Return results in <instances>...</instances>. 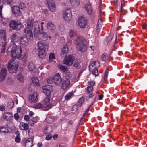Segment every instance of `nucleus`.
I'll list each match as a JSON object with an SVG mask.
<instances>
[{
  "mask_svg": "<svg viewBox=\"0 0 147 147\" xmlns=\"http://www.w3.org/2000/svg\"><path fill=\"white\" fill-rule=\"evenodd\" d=\"M24 119L26 121H28L29 119V116L28 115H26L24 116Z\"/></svg>",
  "mask_w": 147,
  "mask_h": 147,
  "instance_id": "58",
  "label": "nucleus"
},
{
  "mask_svg": "<svg viewBox=\"0 0 147 147\" xmlns=\"http://www.w3.org/2000/svg\"><path fill=\"white\" fill-rule=\"evenodd\" d=\"M43 92L47 96L50 95L53 91V87L52 86L47 85L42 87Z\"/></svg>",
  "mask_w": 147,
  "mask_h": 147,
  "instance_id": "12",
  "label": "nucleus"
},
{
  "mask_svg": "<svg viewBox=\"0 0 147 147\" xmlns=\"http://www.w3.org/2000/svg\"><path fill=\"white\" fill-rule=\"evenodd\" d=\"M13 0H3V2L5 4H11L13 3Z\"/></svg>",
  "mask_w": 147,
  "mask_h": 147,
  "instance_id": "49",
  "label": "nucleus"
},
{
  "mask_svg": "<svg viewBox=\"0 0 147 147\" xmlns=\"http://www.w3.org/2000/svg\"><path fill=\"white\" fill-rule=\"evenodd\" d=\"M5 107L4 106H0V110L1 111H5Z\"/></svg>",
  "mask_w": 147,
  "mask_h": 147,
  "instance_id": "60",
  "label": "nucleus"
},
{
  "mask_svg": "<svg viewBox=\"0 0 147 147\" xmlns=\"http://www.w3.org/2000/svg\"><path fill=\"white\" fill-rule=\"evenodd\" d=\"M124 1H121V7L120 9H119V11L121 12H122V9L123 7V4L124 3Z\"/></svg>",
  "mask_w": 147,
  "mask_h": 147,
  "instance_id": "61",
  "label": "nucleus"
},
{
  "mask_svg": "<svg viewBox=\"0 0 147 147\" xmlns=\"http://www.w3.org/2000/svg\"><path fill=\"white\" fill-rule=\"evenodd\" d=\"M55 59V56L53 53H51L49 57V61L51 62L53 61V60Z\"/></svg>",
  "mask_w": 147,
  "mask_h": 147,
  "instance_id": "40",
  "label": "nucleus"
},
{
  "mask_svg": "<svg viewBox=\"0 0 147 147\" xmlns=\"http://www.w3.org/2000/svg\"><path fill=\"white\" fill-rule=\"evenodd\" d=\"M84 102V99L83 97H81L78 100V102L79 104L81 105V106H82Z\"/></svg>",
  "mask_w": 147,
  "mask_h": 147,
  "instance_id": "48",
  "label": "nucleus"
},
{
  "mask_svg": "<svg viewBox=\"0 0 147 147\" xmlns=\"http://www.w3.org/2000/svg\"><path fill=\"white\" fill-rule=\"evenodd\" d=\"M59 68L63 72H66L67 71H68L67 68L66 67L63 65H60Z\"/></svg>",
  "mask_w": 147,
  "mask_h": 147,
  "instance_id": "42",
  "label": "nucleus"
},
{
  "mask_svg": "<svg viewBox=\"0 0 147 147\" xmlns=\"http://www.w3.org/2000/svg\"><path fill=\"white\" fill-rule=\"evenodd\" d=\"M28 123L29 125L33 126L34 125V122L33 120H31L29 121Z\"/></svg>",
  "mask_w": 147,
  "mask_h": 147,
  "instance_id": "53",
  "label": "nucleus"
},
{
  "mask_svg": "<svg viewBox=\"0 0 147 147\" xmlns=\"http://www.w3.org/2000/svg\"><path fill=\"white\" fill-rule=\"evenodd\" d=\"M99 62L98 61H96L89 66L90 70H92V74L94 75H95V76H98V69L96 68V67L97 66L96 65V64H98V66H99Z\"/></svg>",
  "mask_w": 147,
  "mask_h": 147,
  "instance_id": "11",
  "label": "nucleus"
},
{
  "mask_svg": "<svg viewBox=\"0 0 147 147\" xmlns=\"http://www.w3.org/2000/svg\"><path fill=\"white\" fill-rule=\"evenodd\" d=\"M73 92H70L67 93L65 96V99L66 100L69 99L74 95Z\"/></svg>",
  "mask_w": 147,
  "mask_h": 147,
  "instance_id": "33",
  "label": "nucleus"
},
{
  "mask_svg": "<svg viewBox=\"0 0 147 147\" xmlns=\"http://www.w3.org/2000/svg\"><path fill=\"white\" fill-rule=\"evenodd\" d=\"M69 34L71 37H72L77 34V31L73 29L70 30L69 32Z\"/></svg>",
  "mask_w": 147,
  "mask_h": 147,
  "instance_id": "38",
  "label": "nucleus"
},
{
  "mask_svg": "<svg viewBox=\"0 0 147 147\" xmlns=\"http://www.w3.org/2000/svg\"><path fill=\"white\" fill-rule=\"evenodd\" d=\"M18 67V63L13 59H10L8 63L7 67L10 73H15Z\"/></svg>",
  "mask_w": 147,
  "mask_h": 147,
  "instance_id": "6",
  "label": "nucleus"
},
{
  "mask_svg": "<svg viewBox=\"0 0 147 147\" xmlns=\"http://www.w3.org/2000/svg\"><path fill=\"white\" fill-rule=\"evenodd\" d=\"M46 50H40L38 51V55L39 57L41 58H44L46 56Z\"/></svg>",
  "mask_w": 147,
  "mask_h": 147,
  "instance_id": "31",
  "label": "nucleus"
},
{
  "mask_svg": "<svg viewBox=\"0 0 147 147\" xmlns=\"http://www.w3.org/2000/svg\"><path fill=\"white\" fill-rule=\"evenodd\" d=\"M19 127L20 129L26 131L29 128V126L28 125L23 122H21L20 123Z\"/></svg>",
  "mask_w": 147,
  "mask_h": 147,
  "instance_id": "28",
  "label": "nucleus"
},
{
  "mask_svg": "<svg viewBox=\"0 0 147 147\" xmlns=\"http://www.w3.org/2000/svg\"><path fill=\"white\" fill-rule=\"evenodd\" d=\"M13 82L12 79L11 78H8L7 80V84L11 85L13 84Z\"/></svg>",
  "mask_w": 147,
  "mask_h": 147,
  "instance_id": "44",
  "label": "nucleus"
},
{
  "mask_svg": "<svg viewBox=\"0 0 147 147\" xmlns=\"http://www.w3.org/2000/svg\"><path fill=\"white\" fill-rule=\"evenodd\" d=\"M17 78L18 80L21 82L23 83L24 81V76L21 74H19Z\"/></svg>",
  "mask_w": 147,
  "mask_h": 147,
  "instance_id": "39",
  "label": "nucleus"
},
{
  "mask_svg": "<svg viewBox=\"0 0 147 147\" xmlns=\"http://www.w3.org/2000/svg\"><path fill=\"white\" fill-rule=\"evenodd\" d=\"M47 28L52 32H54L55 30V28L53 24L51 22H49L47 24Z\"/></svg>",
  "mask_w": 147,
  "mask_h": 147,
  "instance_id": "24",
  "label": "nucleus"
},
{
  "mask_svg": "<svg viewBox=\"0 0 147 147\" xmlns=\"http://www.w3.org/2000/svg\"><path fill=\"white\" fill-rule=\"evenodd\" d=\"M21 37V35L20 33L16 32L11 36V40L13 42H18Z\"/></svg>",
  "mask_w": 147,
  "mask_h": 147,
  "instance_id": "15",
  "label": "nucleus"
},
{
  "mask_svg": "<svg viewBox=\"0 0 147 147\" xmlns=\"http://www.w3.org/2000/svg\"><path fill=\"white\" fill-rule=\"evenodd\" d=\"M0 21L3 23L6 24L7 22V19L6 18L3 17L2 16L0 20Z\"/></svg>",
  "mask_w": 147,
  "mask_h": 147,
  "instance_id": "46",
  "label": "nucleus"
},
{
  "mask_svg": "<svg viewBox=\"0 0 147 147\" xmlns=\"http://www.w3.org/2000/svg\"><path fill=\"white\" fill-rule=\"evenodd\" d=\"M85 8L88 13L90 14H91L92 12V9L90 3H87L85 5Z\"/></svg>",
  "mask_w": 147,
  "mask_h": 147,
  "instance_id": "25",
  "label": "nucleus"
},
{
  "mask_svg": "<svg viewBox=\"0 0 147 147\" xmlns=\"http://www.w3.org/2000/svg\"><path fill=\"white\" fill-rule=\"evenodd\" d=\"M3 117L6 120H10L12 117L11 113L10 112H6L3 115Z\"/></svg>",
  "mask_w": 147,
  "mask_h": 147,
  "instance_id": "27",
  "label": "nucleus"
},
{
  "mask_svg": "<svg viewBox=\"0 0 147 147\" xmlns=\"http://www.w3.org/2000/svg\"><path fill=\"white\" fill-rule=\"evenodd\" d=\"M52 136L51 135H48L46 137V139L47 140H49L52 138Z\"/></svg>",
  "mask_w": 147,
  "mask_h": 147,
  "instance_id": "55",
  "label": "nucleus"
},
{
  "mask_svg": "<svg viewBox=\"0 0 147 147\" xmlns=\"http://www.w3.org/2000/svg\"><path fill=\"white\" fill-rule=\"evenodd\" d=\"M28 135L30 136H31V137H34L33 136H32L33 132V130L31 128H28Z\"/></svg>",
  "mask_w": 147,
  "mask_h": 147,
  "instance_id": "47",
  "label": "nucleus"
},
{
  "mask_svg": "<svg viewBox=\"0 0 147 147\" xmlns=\"http://www.w3.org/2000/svg\"><path fill=\"white\" fill-rule=\"evenodd\" d=\"M67 144L64 143H61L59 145V147H67Z\"/></svg>",
  "mask_w": 147,
  "mask_h": 147,
  "instance_id": "56",
  "label": "nucleus"
},
{
  "mask_svg": "<svg viewBox=\"0 0 147 147\" xmlns=\"http://www.w3.org/2000/svg\"><path fill=\"white\" fill-rule=\"evenodd\" d=\"M44 105L40 103H36L34 106V108L36 109H41L43 110L44 107Z\"/></svg>",
  "mask_w": 147,
  "mask_h": 147,
  "instance_id": "36",
  "label": "nucleus"
},
{
  "mask_svg": "<svg viewBox=\"0 0 147 147\" xmlns=\"http://www.w3.org/2000/svg\"><path fill=\"white\" fill-rule=\"evenodd\" d=\"M28 67L30 71L33 72L35 71L36 69L35 65L32 62H30L28 63Z\"/></svg>",
  "mask_w": 147,
  "mask_h": 147,
  "instance_id": "29",
  "label": "nucleus"
},
{
  "mask_svg": "<svg viewBox=\"0 0 147 147\" xmlns=\"http://www.w3.org/2000/svg\"><path fill=\"white\" fill-rule=\"evenodd\" d=\"M108 74V69H107L105 72V76H104V78L105 79H106L107 78Z\"/></svg>",
  "mask_w": 147,
  "mask_h": 147,
  "instance_id": "54",
  "label": "nucleus"
},
{
  "mask_svg": "<svg viewBox=\"0 0 147 147\" xmlns=\"http://www.w3.org/2000/svg\"><path fill=\"white\" fill-rule=\"evenodd\" d=\"M6 36L5 31L3 29L0 30V45L1 46V53H4L6 45Z\"/></svg>",
  "mask_w": 147,
  "mask_h": 147,
  "instance_id": "5",
  "label": "nucleus"
},
{
  "mask_svg": "<svg viewBox=\"0 0 147 147\" xmlns=\"http://www.w3.org/2000/svg\"><path fill=\"white\" fill-rule=\"evenodd\" d=\"M63 16L66 22H69L71 20L72 18L71 10L69 9H66L65 11L63 13Z\"/></svg>",
  "mask_w": 147,
  "mask_h": 147,
  "instance_id": "8",
  "label": "nucleus"
},
{
  "mask_svg": "<svg viewBox=\"0 0 147 147\" xmlns=\"http://www.w3.org/2000/svg\"><path fill=\"white\" fill-rule=\"evenodd\" d=\"M54 76L53 77H49L47 79V82L49 84H52L54 83Z\"/></svg>",
  "mask_w": 147,
  "mask_h": 147,
  "instance_id": "41",
  "label": "nucleus"
},
{
  "mask_svg": "<svg viewBox=\"0 0 147 147\" xmlns=\"http://www.w3.org/2000/svg\"><path fill=\"white\" fill-rule=\"evenodd\" d=\"M61 88L65 90L67 88H68L70 86V80L68 78L67 79L65 80L62 83Z\"/></svg>",
  "mask_w": 147,
  "mask_h": 147,
  "instance_id": "21",
  "label": "nucleus"
},
{
  "mask_svg": "<svg viewBox=\"0 0 147 147\" xmlns=\"http://www.w3.org/2000/svg\"><path fill=\"white\" fill-rule=\"evenodd\" d=\"M54 105L53 104H50L46 106H44V107H43V110L44 111H47L49 109L52 108Z\"/></svg>",
  "mask_w": 147,
  "mask_h": 147,
  "instance_id": "37",
  "label": "nucleus"
},
{
  "mask_svg": "<svg viewBox=\"0 0 147 147\" xmlns=\"http://www.w3.org/2000/svg\"><path fill=\"white\" fill-rule=\"evenodd\" d=\"M0 132L4 134L8 133V130L4 126H1L0 127Z\"/></svg>",
  "mask_w": 147,
  "mask_h": 147,
  "instance_id": "35",
  "label": "nucleus"
},
{
  "mask_svg": "<svg viewBox=\"0 0 147 147\" xmlns=\"http://www.w3.org/2000/svg\"><path fill=\"white\" fill-rule=\"evenodd\" d=\"M32 82L35 85L38 86L39 84V80L37 77H33L32 79Z\"/></svg>",
  "mask_w": 147,
  "mask_h": 147,
  "instance_id": "32",
  "label": "nucleus"
},
{
  "mask_svg": "<svg viewBox=\"0 0 147 147\" xmlns=\"http://www.w3.org/2000/svg\"><path fill=\"white\" fill-rule=\"evenodd\" d=\"M46 120L48 123H51L53 121V118L52 116L48 115H47V118L46 119Z\"/></svg>",
  "mask_w": 147,
  "mask_h": 147,
  "instance_id": "34",
  "label": "nucleus"
},
{
  "mask_svg": "<svg viewBox=\"0 0 147 147\" xmlns=\"http://www.w3.org/2000/svg\"><path fill=\"white\" fill-rule=\"evenodd\" d=\"M7 73V70L2 68L0 73V82L3 81L5 78Z\"/></svg>",
  "mask_w": 147,
  "mask_h": 147,
  "instance_id": "20",
  "label": "nucleus"
},
{
  "mask_svg": "<svg viewBox=\"0 0 147 147\" xmlns=\"http://www.w3.org/2000/svg\"><path fill=\"white\" fill-rule=\"evenodd\" d=\"M29 100L31 103H34L37 102L38 100L37 93H34L30 96L29 97Z\"/></svg>",
  "mask_w": 147,
  "mask_h": 147,
  "instance_id": "18",
  "label": "nucleus"
},
{
  "mask_svg": "<svg viewBox=\"0 0 147 147\" xmlns=\"http://www.w3.org/2000/svg\"><path fill=\"white\" fill-rule=\"evenodd\" d=\"M99 12L100 13V15L99 17V19L98 21L97 22V30H100L101 29L102 26V20L101 18V10H100L99 11Z\"/></svg>",
  "mask_w": 147,
  "mask_h": 147,
  "instance_id": "26",
  "label": "nucleus"
},
{
  "mask_svg": "<svg viewBox=\"0 0 147 147\" xmlns=\"http://www.w3.org/2000/svg\"><path fill=\"white\" fill-rule=\"evenodd\" d=\"M108 57L107 54V53H105L103 54L101 57V59L102 61H105L107 60V58Z\"/></svg>",
  "mask_w": 147,
  "mask_h": 147,
  "instance_id": "43",
  "label": "nucleus"
},
{
  "mask_svg": "<svg viewBox=\"0 0 147 147\" xmlns=\"http://www.w3.org/2000/svg\"><path fill=\"white\" fill-rule=\"evenodd\" d=\"M23 7L20 8L17 6H14L12 7V11L13 14L16 17L18 16L21 15L22 13L20 9H23L25 7V5L22 4Z\"/></svg>",
  "mask_w": 147,
  "mask_h": 147,
  "instance_id": "9",
  "label": "nucleus"
},
{
  "mask_svg": "<svg viewBox=\"0 0 147 147\" xmlns=\"http://www.w3.org/2000/svg\"><path fill=\"white\" fill-rule=\"evenodd\" d=\"M34 137L28 138L26 141L25 143V147H32L33 145V140Z\"/></svg>",
  "mask_w": 147,
  "mask_h": 147,
  "instance_id": "23",
  "label": "nucleus"
},
{
  "mask_svg": "<svg viewBox=\"0 0 147 147\" xmlns=\"http://www.w3.org/2000/svg\"><path fill=\"white\" fill-rule=\"evenodd\" d=\"M27 26L24 29V32L26 36H28L30 40H32L33 35L32 30L33 27H34L36 21H34L33 18H29L27 19Z\"/></svg>",
  "mask_w": 147,
  "mask_h": 147,
  "instance_id": "2",
  "label": "nucleus"
},
{
  "mask_svg": "<svg viewBox=\"0 0 147 147\" xmlns=\"http://www.w3.org/2000/svg\"><path fill=\"white\" fill-rule=\"evenodd\" d=\"M78 108L77 105H73L72 108V113H75L77 110Z\"/></svg>",
  "mask_w": 147,
  "mask_h": 147,
  "instance_id": "45",
  "label": "nucleus"
},
{
  "mask_svg": "<svg viewBox=\"0 0 147 147\" xmlns=\"http://www.w3.org/2000/svg\"><path fill=\"white\" fill-rule=\"evenodd\" d=\"M22 24L19 21L13 20L9 23V26L13 30H18L22 27Z\"/></svg>",
  "mask_w": 147,
  "mask_h": 147,
  "instance_id": "7",
  "label": "nucleus"
},
{
  "mask_svg": "<svg viewBox=\"0 0 147 147\" xmlns=\"http://www.w3.org/2000/svg\"><path fill=\"white\" fill-rule=\"evenodd\" d=\"M42 145V143L41 142H38L37 144L38 147H41Z\"/></svg>",
  "mask_w": 147,
  "mask_h": 147,
  "instance_id": "64",
  "label": "nucleus"
},
{
  "mask_svg": "<svg viewBox=\"0 0 147 147\" xmlns=\"http://www.w3.org/2000/svg\"><path fill=\"white\" fill-rule=\"evenodd\" d=\"M72 5L75 7L78 6L80 4L79 0H70Z\"/></svg>",
  "mask_w": 147,
  "mask_h": 147,
  "instance_id": "30",
  "label": "nucleus"
},
{
  "mask_svg": "<svg viewBox=\"0 0 147 147\" xmlns=\"http://www.w3.org/2000/svg\"><path fill=\"white\" fill-rule=\"evenodd\" d=\"M38 48L40 50H46L48 48V45L42 41L38 42Z\"/></svg>",
  "mask_w": 147,
  "mask_h": 147,
  "instance_id": "19",
  "label": "nucleus"
},
{
  "mask_svg": "<svg viewBox=\"0 0 147 147\" xmlns=\"http://www.w3.org/2000/svg\"><path fill=\"white\" fill-rule=\"evenodd\" d=\"M14 117L16 120H18L19 118V116L18 114L16 113L14 115Z\"/></svg>",
  "mask_w": 147,
  "mask_h": 147,
  "instance_id": "62",
  "label": "nucleus"
},
{
  "mask_svg": "<svg viewBox=\"0 0 147 147\" xmlns=\"http://www.w3.org/2000/svg\"><path fill=\"white\" fill-rule=\"evenodd\" d=\"M54 83L57 86L61 85L62 83V79L59 74H57L54 76Z\"/></svg>",
  "mask_w": 147,
  "mask_h": 147,
  "instance_id": "14",
  "label": "nucleus"
},
{
  "mask_svg": "<svg viewBox=\"0 0 147 147\" xmlns=\"http://www.w3.org/2000/svg\"><path fill=\"white\" fill-rule=\"evenodd\" d=\"M49 7L50 10L53 12L55 11L56 7L55 2L52 0H51L48 2Z\"/></svg>",
  "mask_w": 147,
  "mask_h": 147,
  "instance_id": "17",
  "label": "nucleus"
},
{
  "mask_svg": "<svg viewBox=\"0 0 147 147\" xmlns=\"http://www.w3.org/2000/svg\"><path fill=\"white\" fill-rule=\"evenodd\" d=\"M93 88L92 86H89L87 87V92L88 93L91 92L93 90Z\"/></svg>",
  "mask_w": 147,
  "mask_h": 147,
  "instance_id": "50",
  "label": "nucleus"
},
{
  "mask_svg": "<svg viewBox=\"0 0 147 147\" xmlns=\"http://www.w3.org/2000/svg\"><path fill=\"white\" fill-rule=\"evenodd\" d=\"M50 100V98L48 96H47L46 97V98L44 99V102L46 104L48 102H49Z\"/></svg>",
  "mask_w": 147,
  "mask_h": 147,
  "instance_id": "52",
  "label": "nucleus"
},
{
  "mask_svg": "<svg viewBox=\"0 0 147 147\" xmlns=\"http://www.w3.org/2000/svg\"><path fill=\"white\" fill-rule=\"evenodd\" d=\"M22 49L20 47H17V46L14 44H12L8 47L7 53L8 55H10L12 58H17L20 60L25 62L26 61L27 58L26 54L20 57L22 52Z\"/></svg>",
  "mask_w": 147,
  "mask_h": 147,
  "instance_id": "1",
  "label": "nucleus"
},
{
  "mask_svg": "<svg viewBox=\"0 0 147 147\" xmlns=\"http://www.w3.org/2000/svg\"><path fill=\"white\" fill-rule=\"evenodd\" d=\"M68 52V46L67 45H65L63 47L61 53V55L63 57L66 56Z\"/></svg>",
  "mask_w": 147,
  "mask_h": 147,
  "instance_id": "22",
  "label": "nucleus"
},
{
  "mask_svg": "<svg viewBox=\"0 0 147 147\" xmlns=\"http://www.w3.org/2000/svg\"><path fill=\"white\" fill-rule=\"evenodd\" d=\"M75 41L76 47L79 51L84 52L86 51L87 47L84 38L81 36H77Z\"/></svg>",
  "mask_w": 147,
  "mask_h": 147,
  "instance_id": "4",
  "label": "nucleus"
},
{
  "mask_svg": "<svg viewBox=\"0 0 147 147\" xmlns=\"http://www.w3.org/2000/svg\"><path fill=\"white\" fill-rule=\"evenodd\" d=\"M20 43L22 47H25L28 45L29 43L28 37L27 36L22 37L20 38Z\"/></svg>",
  "mask_w": 147,
  "mask_h": 147,
  "instance_id": "16",
  "label": "nucleus"
},
{
  "mask_svg": "<svg viewBox=\"0 0 147 147\" xmlns=\"http://www.w3.org/2000/svg\"><path fill=\"white\" fill-rule=\"evenodd\" d=\"M65 75L67 77V79L70 78V77H71V74L70 72L68 71L66 72V73H65Z\"/></svg>",
  "mask_w": 147,
  "mask_h": 147,
  "instance_id": "51",
  "label": "nucleus"
},
{
  "mask_svg": "<svg viewBox=\"0 0 147 147\" xmlns=\"http://www.w3.org/2000/svg\"><path fill=\"white\" fill-rule=\"evenodd\" d=\"M40 22V21H36L35 22V24L34 25V37L39 40H43L48 39V38L50 39L51 37L50 36H48L46 33H40V28L39 25Z\"/></svg>",
  "mask_w": 147,
  "mask_h": 147,
  "instance_id": "3",
  "label": "nucleus"
},
{
  "mask_svg": "<svg viewBox=\"0 0 147 147\" xmlns=\"http://www.w3.org/2000/svg\"><path fill=\"white\" fill-rule=\"evenodd\" d=\"M74 59V57L71 55L66 57L63 63L67 66H70L73 64Z\"/></svg>",
  "mask_w": 147,
  "mask_h": 147,
  "instance_id": "13",
  "label": "nucleus"
},
{
  "mask_svg": "<svg viewBox=\"0 0 147 147\" xmlns=\"http://www.w3.org/2000/svg\"><path fill=\"white\" fill-rule=\"evenodd\" d=\"M89 84L90 85V86H94L95 84V82L94 81H92L89 82Z\"/></svg>",
  "mask_w": 147,
  "mask_h": 147,
  "instance_id": "57",
  "label": "nucleus"
},
{
  "mask_svg": "<svg viewBox=\"0 0 147 147\" xmlns=\"http://www.w3.org/2000/svg\"><path fill=\"white\" fill-rule=\"evenodd\" d=\"M20 138L19 136H16L15 139V141L16 142L18 143L20 142Z\"/></svg>",
  "mask_w": 147,
  "mask_h": 147,
  "instance_id": "59",
  "label": "nucleus"
},
{
  "mask_svg": "<svg viewBox=\"0 0 147 147\" xmlns=\"http://www.w3.org/2000/svg\"><path fill=\"white\" fill-rule=\"evenodd\" d=\"M43 13L45 15L48 14L47 10L46 9H43L42 10Z\"/></svg>",
  "mask_w": 147,
  "mask_h": 147,
  "instance_id": "63",
  "label": "nucleus"
},
{
  "mask_svg": "<svg viewBox=\"0 0 147 147\" xmlns=\"http://www.w3.org/2000/svg\"><path fill=\"white\" fill-rule=\"evenodd\" d=\"M78 22V25L80 28H84L86 27L87 24V20L84 17H79Z\"/></svg>",
  "mask_w": 147,
  "mask_h": 147,
  "instance_id": "10",
  "label": "nucleus"
}]
</instances>
